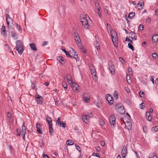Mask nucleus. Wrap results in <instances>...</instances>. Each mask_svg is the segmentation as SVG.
Masks as SVG:
<instances>
[{"label":"nucleus","instance_id":"obj_1","mask_svg":"<svg viewBox=\"0 0 158 158\" xmlns=\"http://www.w3.org/2000/svg\"><path fill=\"white\" fill-rule=\"evenodd\" d=\"M18 51V53L20 55H21L23 51L24 50L23 46L22 44V42L20 40L17 41V42L16 43V46L15 48Z\"/></svg>","mask_w":158,"mask_h":158},{"label":"nucleus","instance_id":"obj_2","mask_svg":"<svg viewBox=\"0 0 158 158\" xmlns=\"http://www.w3.org/2000/svg\"><path fill=\"white\" fill-rule=\"evenodd\" d=\"M87 18L90 19L88 16L87 15H85V17L81 18L80 21L84 27L85 29H88L89 26L88 23V19H86Z\"/></svg>","mask_w":158,"mask_h":158},{"label":"nucleus","instance_id":"obj_3","mask_svg":"<svg viewBox=\"0 0 158 158\" xmlns=\"http://www.w3.org/2000/svg\"><path fill=\"white\" fill-rule=\"evenodd\" d=\"M74 37L77 44L78 46H80L81 45V40L76 31H74Z\"/></svg>","mask_w":158,"mask_h":158},{"label":"nucleus","instance_id":"obj_4","mask_svg":"<svg viewBox=\"0 0 158 158\" xmlns=\"http://www.w3.org/2000/svg\"><path fill=\"white\" fill-rule=\"evenodd\" d=\"M109 121L111 127H114L115 123V118L113 114L111 115L109 117Z\"/></svg>","mask_w":158,"mask_h":158},{"label":"nucleus","instance_id":"obj_5","mask_svg":"<svg viewBox=\"0 0 158 158\" xmlns=\"http://www.w3.org/2000/svg\"><path fill=\"white\" fill-rule=\"evenodd\" d=\"M106 96V100L108 101L109 104L110 105L113 104L114 102L113 98L109 94H107Z\"/></svg>","mask_w":158,"mask_h":158},{"label":"nucleus","instance_id":"obj_6","mask_svg":"<svg viewBox=\"0 0 158 158\" xmlns=\"http://www.w3.org/2000/svg\"><path fill=\"white\" fill-rule=\"evenodd\" d=\"M70 85L72 88L73 90L74 91H76L79 88V86L78 84L72 82L70 84Z\"/></svg>","mask_w":158,"mask_h":158},{"label":"nucleus","instance_id":"obj_7","mask_svg":"<svg viewBox=\"0 0 158 158\" xmlns=\"http://www.w3.org/2000/svg\"><path fill=\"white\" fill-rule=\"evenodd\" d=\"M60 117H59L57 120L56 123H57L58 124L60 127L65 128L66 126V124L65 123H64L63 121H60Z\"/></svg>","mask_w":158,"mask_h":158},{"label":"nucleus","instance_id":"obj_8","mask_svg":"<svg viewBox=\"0 0 158 158\" xmlns=\"http://www.w3.org/2000/svg\"><path fill=\"white\" fill-rule=\"evenodd\" d=\"M37 96L36 97V100L37 103L39 104H42L43 102V98L42 97L40 96L39 95L37 94Z\"/></svg>","mask_w":158,"mask_h":158},{"label":"nucleus","instance_id":"obj_9","mask_svg":"<svg viewBox=\"0 0 158 158\" xmlns=\"http://www.w3.org/2000/svg\"><path fill=\"white\" fill-rule=\"evenodd\" d=\"M127 153V148L125 146H124L122 149L121 151V153L123 158H125L126 156V155Z\"/></svg>","mask_w":158,"mask_h":158},{"label":"nucleus","instance_id":"obj_10","mask_svg":"<svg viewBox=\"0 0 158 158\" xmlns=\"http://www.w3.org/2000/svg\"><path fill=\"white\" fill-rule=\"evenodd\" d=\"M129 37L133 40H137V36L135 32L131 31L130 33Z\"/></svg>","mask_w":158,"mask_h":158},{"label":"nucleus","instance_id":"obj_11","mask_svg":"<svg viewBox=\"0 0 158 158\" xmlns=\"http://www.w3.org/2000/svg\"><path fill=\"white\" fill-rule=\"evenodd\" d=\"M82 119L83 122L86 123H88L89 122V116L86 115H83L82 117Z\"/></svg>","mask_w":158,"mask_h":158},{"label":"nucleus","instance_id":"obj_12","mask_svg":"<svg viewBox=\"0 0 158 158\" xmlns=\"http://www.w3.org/2000/svg\"><path fill=\"white\" fill-rule=\"evenodd\" d=\"M6 21L7 22V23L8 25V26L9 27L10 24V23H12L13 20L11 18L9 15L8 14H6Z\"/></svg>","mask_w":158,"mask_h":158},{"label":"nucleus","instance_id":"obj_13","mask_svg":"<svg viewBox=\"0 0 158 158\" xmlns=\"http://www.w3.org/2000/svg\"><path fill=\"white\" fill-rule=\"evenodd\" d=\"M109 67L110 70V71L111 73L113 75H114L115 73L114 67V65L112 64L110 65L109 64Z\"/></svg>","mask_w":158,"mask_h":158},{"label":"nucleus","instance_id":"obj_14","mask_svg":"<svg viewBox=\"0 0 158 158\" xmlns=\"http://www.w3.org/2000/svg\"><path fill=\"white\" fill-rule=\"evenodd\" d=\"M40 125L38 123H36V128H37V132L40 134L42 133V131L40 128Z\"/></svg>","mask_w":158,"mask_h":158},{"label":"nucleus","instance_id":"obj_15","mask_svg":"<svg viewBox=\"0 0 158 158\" xmlns=\"http://www.w3.org/2000/svg\"><path fill=\"white\" fill-rule=\"evenodd\" d=\"M57 59L62 64H65V62L64 61V58L62 56H58L57 57Z\"/></svg>","mask_w":158,"mask_h":158},{"label":"nucleus","instance_id":"obj_16","mask_svg":"<svg viewBox=\"0 0 158 158\" xmlns=\"http://www.w3.org/2000/svg\"><path fill=\"white\" fill-rule=\"evenodd\" d=\"M111 36L112 41L114 43V39H113L114 37L117 36V34L116 31H112L111 32Z\"/></svg>","mask_w":158,"mask_h":158},{"label":"nucleus","instance_id":"obj_17","mask_svg":"<svg viewBox=\"0 0 158 158\" xmlns=\"http://www.w3.org/2000/svg\"><path fill=\"white\" fill-rule=\"evenodd\" d=\"M30 46L31 49L33 51H36L37 49L36 47L35 44L34 43H31L30 44Z\"/></svg>","mask_w":158,"mask_h":158},{"label":"nucleus","instance_id":"obj_18","mask_svg":"<svg viewBox=\"0 0 158 158\" xmlns=\"http://www.w3.org/2000/svg\"><path fill=\"white\" fill-rule=\"evenodd\" d=\"M117 110L118 112L121 114H124L125 112V110L123 107H122L121 109H118Z\"/></svg>","mask_w":158,"mask_h":158},{"label":"nucleus","instance_id":"obj_19","mask_svg":"<svg viewBox=\"0 0 158 158\" xmlns=\"http://www.w3.org/2000/svg\"><path fill=\"white\" fill-rule=\"evenodd\" d=\"M72 49L73 50V54H72V58L77 59L78 57L77 53L75 51L73 50V49Z\"/></svg>","mask_w":158,"mask_h":158},{"label":"nucleus","instance_id":"obj_20","mask_svg":"<svg viewBox=\"0 0 158 158\" xmlns=\"http://www.w3.org/2000/svg\"><path fill=\"white\" fill-rule=\"evenodd\" d=\"M46 120L48 123V125H52V119L49 116H47L46 117Z\"/></svg>","mask_w":158,"mask_h":158},{"label":"nucleus","instance_id":"obj_21","mask_svg":"<svg viewBox=\"0 0 158 158\" xmlns=\"http://www.w3.org/2000/svg\"><path fill=\"white\" fill-rule=\"evenodd\" d=\"M62 51L64 52L67 57L72 58V55L69 54V52H67L65 49H62Z\"/></svg>","mask_w":158,"mask_h":158},{"label":"nucleus","instance_id":"obj_22","mask_svg":"<svg viewBox=\"0 0 158 158\" xmlns=\"http://www.w3.org/2000/svg\"><path fill=\"white\" fill-rule=\"evenodd\" d=\"M152 40L154 42H156L158 41V35H154L152 37Z\"/></svg>","mask_w":158,"mask_h":158},{"label":"nucleus","instance_id":"obj_23","mask_svg":"<svg viewBox=\"0 0 158 158\" xmlns=\"http://www.w3.org/2000/svg\"><path fill=\"white\" fill-rule=\"evenodd\" d=\"M26 127L24 123H23V125L22 126V133H24L26 132Z\"/></svg>","mask_w":158,"mask_h":158},{"label":"nucleus","instance_id":"obj_24","mask_svg":"<svg viewBox=\"0 0 158 158\" xmlns=\"http://www.w3.org/2000/svg\"><path fill=\"white\" fill-rule=\"evenodd\" d=\"M123 107V106L121 103L117 104L115 106V107L117 110L118 109H121V108Z\"/></svg>","mask_w":158,"mask_h":158},{"label":"nucleus","instance_id":"obj_25","mask_svg":"<svg viewBox=\"0 0 158 158\" xmlns=\"http://www.w3.org/2000/svg\"><path fill=\"white\" fill-rule=\"evenodd\" d=\"M135 12L130 13L128 15V17L130 19H131L135 16Z\"/></svg>","mask_w":158,"mask_h":158},{"label":"nucleus","instance_id":"obj_26","mask_svg":"<svg viewBox=\"0 0 158 158\" xmlns=\"http://www.w3.org/2000/svg\"><path fill=\"white\" fill-rule=\"evenodd\" d=\"M113 39H114V43L113 44H114V45L115 46H117L116 45H115L114 43H115L116 44H117V42H118V38L117 37V35L114 37Z\"/></svg>","mask_w":158,"mask_h":158},{"label":"nucleus","instance_id":"obj_27","mask_svg":"<svg viewBox=\"0 0 158 158\" xmlns=\"http://www.w3.org/2000/svg\"><path fill=\"white\" fill-rule=\"evenodd\" d=\"M66 144L68 145H71L73 143V142L72 140H68L66 143Z\"/></svg>","mask_w":158,"mask_h":158},{"label":"nucleus","instance_id":"obj_28","mask_svg":"<svg viewBox=\"0 0 158 158\" xmlns=\"http://www.w3.org/2000/svg\"><path fill=\"white\" fill-rule=\"evenodd\" d=\"M88 97L83 98V100L86 103L88 102L90 100V96H88Z\"/></svg>","mask_w":158,"mask_h":158},{"label":"nucleus","instance_id":"obj_29","mask_svg":"<svg viewBox=\"0 0 158 158\" xmlns=\"http://www.w3.org/2000/svg\"><path fill=\"white\" fill-rule=\"evenodd\" d=\"M128 47L133 51L134 50V48L131 43L128 44Z\"/></svg>","mask_w":158,"mask_h":158},{"label":"nucleus","instance_id":"obj_30","mask_svg":"<svg viewBox=\"0 0 158 158\" xmlns=\"http://www.w3.org/2000/svg\"><path fill=\"white\" fill-rule=\"evenodd\" d=\"M143 5H144L143 2V1H140L138 3V6L139 7H140V6L142 7V6H143ZM141 8H143L141 7Z\"/></svg>","mask_w":158,"mask_h":158},{"label":"nucleus","instance_id":"obj_31","mask_svg":"<svg viewBox=\"0 0 158 158\" xmlns=\"http://www.w3.org/2000/svg\"><path fill=\"white\" fill-rule=\"evenodd\" d=\"M11 36L12 37L14 38L17 36V34L14 31H11Z\"/></svg>","mask_w":158,"mask_h":158},{"label":"nucleus","instance_id":"obj_32","mask_svg":"<svg viewBox=\"0 0 158 158\" xmlns=\"http://www.w3.org/2000/svg\"><path fill=\"white\" fill-rule=\"evenodd\" d=\"M62 85L65 89H67V84L66 82L63 81L62 83Z\"/></svg>","mask_w":158,"mask_h":158},{"label":"nucleus","instance_id":"obj_33","mask_svg":"<svg viewBox=\"0 0 158 158\" xmlns=\"http://www.w3.org/2000/svg\"><path fill=\"white\" fill-rule=\"evenodd\" d=\"M149 158H157V156L154 154L152 153L148 156Z\"/></svg>","mask_w":158,"mask_h":158},{"label":"nucleus","instance_id":"obj_34","mask_svg":"<svg viewBox=\"0 0 158 158\" xmlns=\"http://www.w3.org/2000/svg\"><path fill=\"white\" fill-rule=\"evenodd\" d=\"M49 132L50 133H52L53 129L52 127V125H49Z\"/></svg>","mask_w":158,"mask_h":158},{"label":"nucleus","instance_id":"obj_35","mask_svg":"<svg viewBox=\"0 0 158 158\" xmlns=\"http://www.w3.org/2000/svg\"><path fill=\"white\" fill-rule=\"evenodd\" d=\"M69 76V78H68L67 79L68 80V83H69L71 84V83L72 82V79L71 76L70 75H68Z\"/></svg>","mask_w":158,"mask_h":158},{"label":"nucleus","instance_id":"obj_36","mask_svg":"<svg viewBox=\"0 0 158 158\" xmlns=\"http://www.w3.org/2000/svg\"><path fill=\"white\" fill-rule=\"evenodd\" d=\"M94 44L96 45V48L97 50H99L100 49L99 46L98 42L97 41H95L94 42Z\"/></svg>","mask_w":158,"mask_h":158},{"label":"nucleus","instance_id":"obj_37","mask_svg":"<svg viewBox=\"0 0 158 158\" xmlns=\"http://www.w3.org/2000/svg\"><path fill=\"white\" fill-rule=\"evenodd\" d=\"M99 123L102 126H103L105 124V122L102 119H100L99 121Z\"/></svg>","mask_w":158,"mask_h":158},{"label":"nucleus","instance_id":"obj_38","mask_svg":"<svg viewBox=\"0 0 158 158\" xmlns=\"http://www.w3.org/2000/svg\"><path fill=\"white\" fill-rule=\"evenodd\" d=\"M158 130V126H156L155 127H153L152 128V130L154 132H156Z\"/></svg>","mask_w":158,"mask_h":158},{"label":"nucleus","instance_id":"obj_39","mask_svg":"<svg viewBox=\"0 0 158 158\" xmlns=\"http://www.w3.org/2000/svg\"><path fill=\"white\" fill-rule=\"evenodd\" d=\"M6 31V30H1V33L4 36H6L7 35L6 33L5 32Z\"/></svg>","mask_w":158,"mask_h":158},{"label":"nucleus","instance_id":"obj_40","mask_svg":"<svg viewBox=\"0 0 158 158\" xmlns=\"http://www.w3.org/2000/svg\"><path fill=\"white\" fill-rule=\"evenodd\" d=\"M40 147L42 148L44 147V143L43 141H41L40 142Z\"/></svg>","mask_w":158,"mask_h":158},{"label":"nucleus","instance_id":"obj_41","mask_svg":"<svg viewBox=\"0 0 158 158\" xmlns=\"http://www.w3.org/2000/svg\"><path fill=\"white\" fill-rule=\"evenodd\" d=\"M152 57L154 59H156L157 57V54L156 53H154L152 54Z\"/></svg>","mask_w":158,"mask_h":158},{"label":"nucleus","instance_id":"obj_42","mask_svg":"<svg viewBox=\"0 0 158 158\" xmlns=\"http://www.w3.org/2000/svg\"><path fill=\"white\" fill-rule=\"evenodd\" d=\"M114 98H115L116 99L118 98V94L116 91H115L114 93Z\"/></svg>","mask_w":158,"mask_h":158},{"label":"nucleus","instance_id":"obj_43","mask_svg":"<svg viewBox=\"0 0 158 158\" xmlns=\"http://www.w3.org/2000/svg\"><path fill=\"white\" fill-rule=\"evenodd\" d=\"M139 94L140 96L142 98L144 96V93L143 91H140V92L139 93Z\"/></svg>","mask_w":158,"mask_h":158},{"label":"nucleus","instance_id":"obj_44","mask_svg":"<svg viewBox=\"0 0 158 158\" xmlns=\"http://www.w3.org/2000/svg\"><path fill=\"white\" fill-rule=\"evenodd\" d=\"M127 70L129 75H131L132 74V69L131 68H128Z\"/></svg>","mask_w":158,"mask_h":158},{"label":"nucleus","instance_id":"obj_45","mask_svg":"<svg viewBox=\"0 0 158 158\" xmlns=\"http://www.w3.org/2000/svg\"><path fill=\"white\" fill-rule=\"evenodd\" d=\"M89 69L90 70L91 72L92 71H95V70L94 69V67L92 65H91V66H89Z\"/></svg>","mask_w":158,"mask_h":158},{"label":"nucleus","instance_id":"obj_46","mask_svg":"<svg viewBox=\"0 0 158 158\" xmlns=\"http://www.w3.org/2000/svg\"><path fill=\"white\" fill-rule=\"evenodd\" d=\"M143 131L144 132H145V133H146L147 132L148 129H147V127L145 126H143Z\"/></svg>","mask_w":158,"mask_h":158},{"label":"nucleus","instance_id":"obj_47","mask_svg":"<svg viewBox=\"0 0 158 158\" xmlns=\"http://www.w3.org/2000/svg\"><path fill=\"white\" fill-rule=\"evenodd\" d=\"M91 74L92 76H94V77H96V73L95 71H91Z\"/></svg>","mask_w":158,"mask_h":158},{"label":"nucleus","instance_id":"obj_48","mask_svg":"<svg viewBox=\"0 0 158 158\" xmlns=\"http://www.w3.org/2000/svg\"><path fill=\"white\" fill-rule=\"evenodd\" d=\"M147 119L149 121H150L152 120V117L150 116V115H148L146 117Z\"/></svg>","mask_w":158,"mask_h":158},{"label":"nucleus","instance_id":"obj_49","mask_svg":"<svg viewBox=\"0 0 158 158\" xmlns=\"http://www.w3.org/2000/svg\"><path fill=\"white\" fill-rule=\"evenodd\" d=\"M90 96L89 94L87 93H84L83 94V98H86Z\"/></svg>","mask_w":158,"mask_h":158},{"label":"nucleus","instance_id":"obj_50","mask_svg":"<svg viewBox=\"0 0 158 158\" xmlns=\"http://www.w3.org/2000/svg\"><path fill=\"white\" fill-rule=\"evenodd\" d=\"M125 41H126L130 42L132 44L133 43V42H132V41L131 40H130L129 38H128L127 37L126 38V39Z\"/></svg>","mask_w":158,"mask_h":158},{"label":"nucleus","instance_id":"obj_51","mask_svg":"<svg viewBox=\"0 0 158 158\" xmlns=\"http://www.w3.org/2000/svg\"><path fill=\"white\" fill-rule=\"evenodd\" d=\"M95 149L98 152H99L100 151V148L99 146H97L95 147Z\"/></svg>","mask_w":158,"mask_h":158},{"label":"nucleus","instance_id":"obj_52","mask_svg":"<svg viewBox=\"0 0 158 158\" xmlns=\"http://www.w3.org/2000/svg\"><path fill=\"white\" fill-rule=\"evenodd\" d=\"M145 106L144 104L143 103H142L140 104V108L141 109H143V108Z\"/></svg>","mask_w":158,"mask_h":158},{"label":"nucleus","instance_id":"obj_53","mask_svg":"<svg viewBox=\"0 0 158 158\" xmlns=\"http://www.w3.org/2000/svg\"><path fill=\"white\" fill-rule=\"evenodd\" d=\"M119 60L121 61L123 64H124L125 63L124 60L122 57H120L119 58Z\"/></svg>","mask_w":158,"mask_h":158},{"label":"nucleus","instance_id":"obj_54","mask_svg":"<svg viewBox=\"0 0 158 158\" xmlns=\"http://www.w3.org/2000/svg\"><path fill=\"white\" fill-rule=\"evenodd\" d=\"M80 49L83 53H85L86 52L84 48L83 47H81Z\"/></svg>","mask_w":158,"mask_h":158},{"label":"nucleus","instance_id":"obj_55","mask_svg":"<svg viewBox=\"0 0 158 158\" xmlns=\"http://www.w3.org/2000/svg\"><path fill=\"white\" fill-rule=\"evenodd\" d=\"M7 116L8 118H10L11 117V115L10 113L8 112L7 113Z\"/></svg>","mask_w":158,"mask_h":158},{"label":"nucleus","instance_id":"obj_56","mask_svg":"<svg viewBox=\"0 0 158 158\" xmlns=\"http://www.w3.org/2000/svg\"><path fill=\"white\" fill-rule=\"evenodd\" d=\"M75 146L76 149L80 152L81 151L79 150L80 149V147L78 146L76 144H75Z\"/></svg>","mask_w":158,"mask_h":158},{"label":"nucleus","instance_id":"obj_57","mask_svg":"<svg viewBox=\"0 0 158 158\" xmlns=\"http://www.w3.org/2000/svg\"><path fill=\"white\" fill-rule=\"evenodd\" d=\"M72 5H73L75 3L74 0H69Z\"/></svg>","mask_w":158,"mask_h":158},{"label":"nucleus","instance_id":"obj_58","mask_svg":"<svg viewBox=\"0 0 158 158\" xmlns=\"http://www.w3.org/2000/svg\"><path fill=\"white\" fill-rule=\"evenodd\" d=\"M100 144L101 146H105V143L104 141H102L100 142Z\"/></svg>","mask_w":158,"mask_h":158},{"label":"nucleus","instance_id":"obj_59","mask_svg":"<svg viewBox=\"0 0 158 158\" xmlns=\"http://www.w3.org/2000/svg\"><path fill=\"white\" fill-rule=\"evenodd\" d=\"M98 16L100 17H102V13H101V12L98 11Z\"/></svg>","mask_w":158,"mask_h":158},{"label":"nucleus","instance_id":"obj_60","mask_svg":"<svg viewBox=\"0 0 158 158\" xmlns=\"http://www.w3.org/2000/svg\"><path fill=\"white\" fill-rule=\"evenodd\" d=\"M139 28L140 29V30H142L143 29V26L142 25H140L139 26Z\"/></svg>","mask_w":158,"mask_h":158},{"label":"nucleus","instance_id":"obj_61","mask_svg":"<svg viewBox=\"0 0 158 158\" xmlns=\"http://www.w3.org/2000/svg\"><path fill=\"white\" fill-rule=\"evenodd\" d=\"M35 87H36V86H35V84H33V83L32 84L31 87L33 89H35Z\"/></svg>","mask_w":158,"mask_h":158},{"label":"nucleus","instance_id":"obj_62","mask_svg":"<svg viewBox=\"0 0 158 158\" xmlns=\"http://www.w3.org/2000/svg\"><path fill=\"white\" fill-rule=\"evenodd\" d=\"M48 43V42H46V41L44 42L42 44V46H44L47 45V44Z\"/></svg>","mask_w":158,"mask_h":158},{"label":"nucleus","instance_id":"obj_63","mask_svg":"<svg viewBox=\"0 0 158 158\" xmlns=\"http://www.w3.org/2000/svg\"><path fill=\"white\" fill-rule=\"evenodd\" d=\"M104 12L106 14H107L108 15H109L108 13V11L106 9H104Z\"/></svg>","mask_w":158,"mask_h":158},{"label":"nucleus","instance_id":"obj_64","mask_svg":"<svg viewBox=\"0 0 158 158\" xmlns=\"http://www.w3.org/2000/svg\"><path fill=\"white\" fill-rule=\"evenodd\" d=\"M43 158H49L46 155L44 154L43 156Z\"/></svg>","mask_w":158,"mask_h":158}]
</instances>
